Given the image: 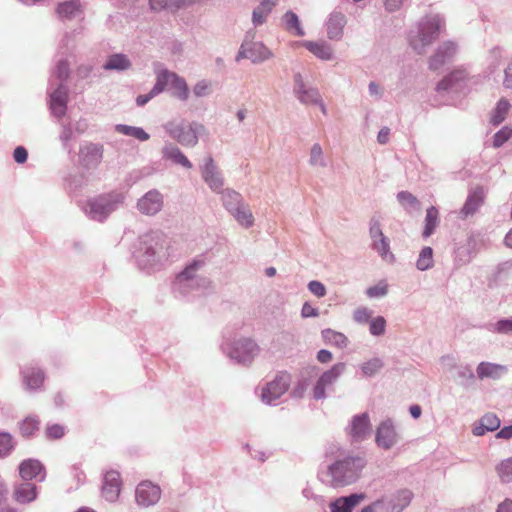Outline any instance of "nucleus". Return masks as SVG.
<instances>
[{
    "label": "nucleus",
    "instance_id": "1",
    "mask_svg": "<svg viewBox=\"0 0 512 512\" xmlns=\"http://www.w3.org/2000/svg\"><path fill=\"white\" fill-rule=\"evenodd\" d=\"M363 466V460L358 457H348L335 462L329 467L331 485L339 487L354 482L358 478Z\"/></svg>",
    "mask_w": 512,
    "mask_h": 512
},
{
    "label": "nucleus",
    "instance_id": "2",
    "mask_svg": "<svg viewBox=\"0 0 512 512\" xmlns=\"http://www.w3.org/2000/svg\"><path fill=\"white\" fill-rule=\"evenodd\" d=\"M167 86L171 87L175 97L183 101L188 99L189 89L186 81L174 72L162 70L157 73L154 93L163 92Z\"/></svg>",
    "mask_w": 512,
    "mask_h": 512
},
{
    "label": "nucleus",
    "instance_id": "3",
    "mask_svg": "<svg viewBox=\"0 0 512 512\" xmlns=\"http://www.w3.org/2000/svg\"><path fill=\"white\" fill-rule=\"evenodd\" d=\"M442 26L443 22L438 16L427 19L421 25L419 34L411 40L413 48L418 53H422L425 47L436 39Z\"/></svg>",
    "mask_w": 512,
    "mask_h": 512
},
{
    "label": "nucleus",
    "instance_id": "4",
    "mask_svg": "<svg viewBox=\"0 0 512 512\" xmlns=\"http://www.w3.org/2000/svg\"><path fill=\"white\" fill-rule=\"evenodd\" d=\"M166 129L170 136L183 146H195L198 142V134L204 131V126L197 123L180 125L170 122Z\"/></svg>",
    "mask_w": 512,
    "mask_h": 512
},
{
    "label": "nucleus",
    "instance_id": "5",
    "mask_svg": "<svg viewBox=\"0 0 512 512\" xmlns=\"http://www.w3.org/2000/svg\"><path fill=\"white\" fill-rule=\"evenodd\" d=\"M290 375L286 372H280L273 381L267 383L261 392L263 402L270 404L272 401L280 398L289 388Z\"/></svg>",
    "mask_w": 512,
    "mask_h": 512
},
{
    "label": "nucleus",
    "instance_id": "6",
    "mask_svg": "<svg viewBox=\"0 0 512 512\" xmlns=\"http://www.w3.org/2000/svg\"><path fill=\"white\" fill-rule=\"evenodd\" d=\"M103 146L95 143H87L80 148L79 163L87 170L98 167L103 158Z\"/></svg>",
    "mask_w": 512,
    "mask_h": 512
},
{
    "label": "nucleus",
    "instance_id": "7",
    "mask_svg": "<svg viewBox=\"0 0 512 512\" xmlns=\"http://www.w3.org/2000/svg\"><path fill=\"white\" fill-rule=\"evenodd\" d=\"M345 370L344 363H337L331 369L325 371L313 388V397L315 399H322L325 397V388L332 385Z\"/></svg>",
    "mask_w": 512,
    "mask_h": 512
},
{
    "label": "nucleus",
    "instance_id": "8",
    "mask_svg": "<svg viewBox=\"0 0 512 512\" xmlns=\"http://www.w3.org/2000/svg\"><path fill=\"white\" fill-rule=\"evenodd\" d=\"M161 498V489L150 481H142L136 488V501L148 507L156 504Z\"/></svg>",
    "mask_w": 512,
    "mask_h": 512
},
{
    "label": "nucleus",
    "instance_id": "9",
    "mask_svg": "<svg viewBox=\"0 0 512 512\" xmlns=\"http://www.w3.org/2000/svg\"><path fill=\"white\" fill-rule=\"evenodd\" d=\"M121 477L119 472L111 470L106 472L102 487L103 496L107 501H115L121 491Z\"/></svg>",
    "mask_w": 512,
    "mask_h": 512
},
{
    "label": "nucleus",
    "instance_id": "10",
    "mask_svg": "<svg viewBox=\"0 0 512 512\" xmlns=\"http://www.w3.org/2000/svg\"><path fill=\"white\" fill-rule=\"evenodd\" d=\"M467 80L468 73L464 69H455L437 84L436 90H458L464 86Z\"/></svg>",
    "mask_w": 512,
    "mask_h": 512
},
{
    "label": "nucleus",
    "instance_id": "11",
    "mask_svg": "<svg viewBox=\"0 0 512 512\" xmlns=\"http://www.w3.org/2000/svg\"><path fill=\"white\" fill-rule=\"evenodd\" d=\"M240 57L258 62L269 58L270 51L262 43H244L241 46L237 59Z\"/></svg>",
    "mask_w": 512,
    "mask_h": 512
},
{
    "label": "nucleus",
    "instance_id": "12",
    "mask_svg": "<svg viewBox=\"0 0 512 512\" xmlns=\"http://www.w3.org/2000/svg\"><path fill=\"white\" fill-rule=\"evenodd\" d=\"M456 53V46L452 42H446L438 48L431 57L429 67L431 70L440 69L445 63L453 58Z\"/></svg>",
    "mask_w": 512,
    "mask_h": 512
},
{
    "label": "nucleus",
    "instance_id": "13",
    "mask_svg": "<svg viewBox=\"0 0 512 512\" xmlns=\"http://www.w3.org/2000/svg\"><path fill=\"white\" fill-rule=\"evenodd\" d=\"M163 205L162 196L158 191H149L138 202V207L142 213L153 215L160 211Z\"/></svg>",
    "mask_w": 512,
    "mask_h": 512
},
{
    "label": "nucleus",
    "instance_id": "14",
    "mask_svg": "<svg viewBox=\"0 0 512 512\" xmlns=\"http://www.w3.org/2000/svg\"><path fill=\"white\" fill-rule=\"evenodd\" d=\"M397 441V434L390 421L380 424L376 433V443L384 449H390Z\"/></svg>",
    "mask_w": 512,
    "mask_h": 512
},
{
    "label": "nucleus",
    "instance_id": "15",
    "mask_svg": "<svg viewBox=\"0 0 512 512\" xmlns=\"http://www.w3.org/2000/svg\"><path fill=\"white\" fill-rule=\"evenodd\" d=\"M364 499L366 495L363 493L340 497L330 504L331 512H352L353 508Z\"/></svg>",
    "mask_w": 512,
    "mask_h": 512
},
{
    "label": "nucleus",
    "instance_id": "16",
    "mask_svg": "<svg viewBox=\"0 0 512 512\" xmlns=\"http://www.w3.org/2000/svg\"><path fill=\"white\" fill-rule=\"evenodd\" d=\"M346 24L344 14L340 12H333L330 14L327 21V35L331 40H338L343 35V28Z\"/></svg>",
    "mask_w": 512,
    "mask_h": 512
},
{
    "label": "nucleus",
    "instance_id": "17",
    "mask_svg": "<svg viewBox=\"0 0 512 512\" xmlns=\"http://www.w3.org/2000/svg\"><path fill=\"white\" fill-rule=\"evenodd\" d=\"M13 497L18 503H30L37 497V488L32 483H21L15 487Z\"/></svg>",
    "mask_w": 512,
    "mask_h": 512
},
{
    "label": "nucleus",
    "instance_id": "18",
    "mask_svg": "<svg viewBox=\"0 0 512 512\" xmlns=\"http://www.w3.org/2000/svg\"><path fill=\"white\" fill-rule=\"evenodd\" d=\"M370 431L367 414L355 416L352 420L350 435L355 440H362Z\"/></svg>",
    "mask_w": 512,
    "mask_h": 512
},
{
    "label": "nucleus",
    "instance_id": "19",
    "mask_svg": "<svg viewBox=\"0 0 512 512\" xmlns=\"http://www.w3.org/2000/svg\"><path fill=\"white\" fill-rule=\"evenodd\" d=\"M500 427V419L494 413H487L480 419V425L474 427L473 434L482 436L487 431H495Z\"/></svg>",
    "mask_w": 512,
    "mask_h": 512
},
{
    "label": "nucleus",
    "instance_id": "20",
    "mask_svg": "<svg viewBox=\"0 0 512 512\" xmlns=\"http://www.w3.org/2000/svg\"><path fill=\"white\" fill-rule=\"evenodd\" d=\"M43 470L42 464L38 460L27 459L21 462L19 466V474L23 480H32L38 476Z\"/></svg>",
    "mask_w": 512,
    "mask_h": 512
},
{
    "label": "nucleus",
    "instance_id": "21",
    "mask_svg": "<svg viewBox=\"0 0 512 512\" xmlns=\"http://www.w3.org/2000/svg\"><path fill=\"white\" fill-rule=\"evenodd\" d=\"M302 46L309 50L313 55L321 60H330L332 59V49L325 42H313V41H304L302 42Z\"/></svg>",
    "mask_w": 512,
    "mask_h": 512
},
{
    "label": "nucleus",
    "instance_id": "22",
    "mask_svg": "<svg viewBox=\"0 0 512 512\" xmlns=\"http://www.w3.org/2000/svg\"><path fill=\"white\" fill-rule=\"evenodd\" d=\"M505 372L506 368L504 366L489 362H481L477 367V375L480 379H497L500 378Z\"/></svg>",
    "mask_w": 512,
    "mask_h": 512
},
{
    "label": "nucleus",
    "instance_id": "23",
    "mask_svg": "<svg viewBox=\"0 0 512 512\" xmlns=\"http://www.w3.org/2000/svg\"><path fill=\"white\" fill-rule=\"evenodd\" d=\"M82 12V7L79 1L70 0L59 3L56 8V13L61 19H72Z\"/></svg>",
    "mask_w": 512,
    "mask_h": 512
},
{
    "label": "nucleus",
    "instance_id": "24",
    "mask_svg": "<svg viewBox=\"0 0 512 512\" xmlns=\"http://www.w3.org/2000/svg\"><path fill=\"white\" fill-rule=\"evenodd\" d=\"M257 352V344L250 339H246L235 348V353L237 354L235 357L238 358L240 362H246L250 361Z\"/></svg>",
    "mask_w": 512,
    "mask_h": 512
},
{
    "label": "nucleus",
    "instance_id": "25",
    "mask_svg": "<svg viewBox=\"0 0 512 512\" xmlns=\"http://www.w3.org/2000/svg\"><path fill=\"white\" fill-rule=\"evenodd\" d=\"M163 157L171 160L175 164L182 165L185 168L190 169L192 167V164L187 157L174 145H167L164 147Z\"/></svg>",
    "mask_w": 512,
    "mask_h": 512
},
{
    "label": "nucleus",
    "instance_id": "26",
    "mask_svg": "<svg viewBox=\"0 0 512 512\" xmlns=\"http://www.w3.org/2000/svg\"><path fill=\"white\" fill-rule=\"evenodd\" d=\"M90 215L93 219L101 221L103 220L112 210V204L104 201V199H97L89 204Z\"/></svg>",
    "mask_w": 512,
    "mask_h": 512
},
{
    "label": "nucleus",
    "instance_id": "27",
    "mask_svg": "<svg viewBox=\"0 0 512 512\" xmlns=\"http://www.w3.org/2000/svg\"><path fill=\"white\" fill-rule=\"evenodd\" d=\"M439 225V211L436 207L431 206L426 211L425 226L423 230V237H430Z\"/></svg>",
    "mask_w": 512,
    "mask_h": 512
},
{
    "label": "nucleus",
    "instance_id": "28",
    "mask_svg": "<svg viewBox=\"0 0 512 512\" xmlns=\"http://www.w3.org/2000/svg\"><path fill=\"white\" fill-rule=\"evenodd\" d=\"M66 101L67 93L62 87H59L51 94V109L57 116L64 114Z\"/></svg>",
    "mask_w": 512,
    "mask_h": 512
},
{
    "label": "nucleus",
    "instance_id": "29",
    "mask_svg": "<svg viewBox=\"0 0 512 512\" xmlns=\"http://www.w3.org/2000/svg\"><path fill=\"white\" fill-rule=\"evenodd\" d=\"M197 0H171L168 3L166 0H149L150 6L152 10L159 11L163 8H175L180 9L184 7H188L194 4Z\"/></svg>",
    "mask_w": 512,
    "mask_h": 512
},
{
    "label": "nucleus",
    "instance_id": "30",
    "mask_svg": "<svg viewBox=\"0 0 512 512\" xmlns=\"http://www.w3.org/2000/svg\"><path fill=\"white\" fill-rule=\"evenodd\" d=\"M44 374L41 370L30 369L24 372V382L29 389H38L44 383Z\"/></svg>",
    "mask_w": 512,
    "mask_h": 512
},
{
    "label": "nucleus",
    "instance_id": "31",
    "mask_svg": "<svg viewBox=\"0 0 512 512\" xmlns=\"http://www.w3.org/2000/svg\"><path fill=\"white\" fill-rule=\"evenodd\" d=\"M322 337L326 343L340 348L346 347L348 343V339L343 333L337 332L332 329L323 330Z\"/></svg>",
    "mask_w": 512,
    "mask_h": 512
},
{
    "label": "nucleus",
    "instance_id": "32",
    "mask_svg": "<svg viewBox=\"0 0 512 512\" xmlns=\"http://www.w3.org/2000/svg\"><path fill=\"white\" fill-rule=\"evenodd\" d=\"M283 21H284L285 29L288 32H290L296 36L304 35V30L300 26L298 16L295 13H293L291 11L287 12L283 17Z\"/></svg>",
    "mask_w": 512,
    "mask_h": 512
},
{
    "label": "nucleus",
    "instance_id": "33",
    "mask_svg": "<svg viewBox=\"0 0 512 512\" xmlns=\"http://www.w3.org/2000/svg\"><path fill=\"white\" fill-rule=\"evenodd\" d=\"M131 66L127 56L123 54H114L110 56L104 65L106 70H125Z\"/></svg>",
    "mask_w": 512,
    "mask_h": 512
},
{
    "label": "nucleus",
    "instance_id": "34",
    "mask_svg": "<svg viewBox=\"0 0 512 512\" xmlns=\"http://www.w3.org/2000/svg\"><path fill=\"white\" fill-rule=\"evenodd\" d=\"M232 214L242 226L250 227L254 222L252 212L247 205L237 206Z\"/></svg>",
    "mask_w": 512,
    "mask_h": 512
},
{
    "label": "nucleus",
    "instance_id": "35",
    "mask_svg": "<svg viewBox=\"0 0 512 512\" xmlns=\"http://www.w3.org/2000/svg\"><path fill=\"white\" fill-rule=\"evenodd\" d=\"M222 198L226 208L232 213L237 206H241V195L233 190H225L222 192Z\"/></svg>",
    "mask_w": 512,
    "mask_h": 512
},
{
    "label": "nucleus",
    "instance_id": "36",
    "mask_svg": "<svg viewBox=\"0 0 512 512\" xmlns=\"http://www.w3.org/2000/svg\"><path fill=\"white\" fill-rule=\"evenodd\" d=\"M417 268L419 270H427L433 266V250L431 247H424L419 254L417 260Z\"/></svg>",
    "mask_w": 512,
    "mask_h": 512
},
{
    "label": "nucleus",
    "instance_id": "37",
    "mask_svg": "<svg viewBox=\"0 0 512 512\" xmlns=\"http://www.w3.org/2000/svg\"><path fill=\"white\" fill-rule=\"evenodd\" d=\"M482 201H483L482 193L474 192L473 194H471L468 197V199L462 209V212L465 215L473 214L478 209V207L481 205Z\"/></svg>",
    "mask_w": 512,
    "mask_h": 512
},
{
    "label": "nucleus",
    "instance_id": "38",
    "mask_svg": "<svg viewBox=\"0 0 512 512\" xmlns=\"http://www.w3.org/2000/svg\"><path fill=\"white\" fill-rule=\"evenodd\" d=\"M40 421L36 417H27L20 424V432L24 437L31 436L39 429Z\"/></svg>",
    "mask_w": 512,
    "mask_h": 512
},
{
    "label": "nucleus",
    "instance_id": "39",
    "mask_svg": "<svg viewBox=\"0 0 512 512\" xmlns=\"http://www.w3.org/2000/svg\"><path fill=\"white\" fill-rule=\"evenodd\" d=\"M117 129L119 132L134 137L140 141H146L149 139V134L146 133L142 128L120 125Z\"/></svg>",
    "mask_w": 512,
    "mask_h": 512
},
{
    "label": "nucleus",
    "instance_id": "40",
    "mask_svg": "<svg viewBox=\"0 0 512 512\" xmlns=\"http://www.w3.org/2000/svg\"><path fill=\"white\" fill-rule=\"evenodd\" d=\"M412 499V492L409 490H401L396 496L397 503L393 504L392 510L394 512H400L406 506L409 505Z\"/></svg>",
    "mask_w": 512,
    "mask_h": 512
},
{
    "label": "nucleus",
    "instance_id": "41",
    "mask_svg": "<svg viewBox=\"0 0 512 512\" xmlns=\"http://www.w3.org/2000/svg\"><path fill=\"white\" fill-rule=\"evenodd\" d=\"M510 108V104L507 100H500L497 104V107L495 109V113L492 117V123L494 125L500 124L504 119L505 116Z\"/></svg>",
    "mask_w": 512,
    "mask_h": 512
},
{
    "label": "nucleus",
    "instance_id": "42",
    "mask_svg": "<svg viewBox=\"0 0 512 512\" xmlns=\"http://www.w3.org/2000/svg\"><path fill=\"white\" fill-rule=\"evenodd\" d=\"M497 472L503 482L512 481V458L502 461L497 467Z\"/></svg>",
    "mask_w": 512,
    "mask_h": 512
},
{
    "label": "nucleus",
    "instance_id": "43",
    "mask_svg": "<svg viewBox=\"0 0 512 512\" xmlns=\"http://www.w3.org/2000/svg\"><path fill=\"white\" fill-rule=\"evenodd\" d=\"M397 199L400 202V204L405 208L411 207L414 209H419L420 204L418 199L408 191L399 192L397 195Z\"/></svg>",
    "mask_w": 512,
    "mask_h": 512
},
{
    "label": "nucleus",
    "instance_id": "44",
    "mask_svg": "<svg viewBox=\"0 0 512 512\" xmlns=\"http://www.w3.org/2000/svg\"><path fill=\"white\" fill-rule=\"evenodd\" d=\"M299 99L306 104H316L320 101V95L315 89H303L299 91Z\"/></svg>",
    "mask_w": 512,
    "mask_h": 512
},
{
    "label": "nucleus",
    "instance_id": "45",
    "mask_svg": "<svg viewBox=\"0 0 512 512\" xmlns=\"http://www.w3.org/2000/svg\"><path fill=\"white\" fill-rule=\"evenodd\" d=\"M203 178L205 182L210 186V188L214 191L219 192L223 186V180L218 172L211 174V170H208L205 176H203Z\"/></svg>",
    "mask_w": 512,
    "mask_h": 512
},
{
    "label": "nucleus",
    "instance_id": "46",
    "mask_svg": "<svg viewBox=\"0 0 512 512\" xmlns=\"http://www.w3.org/2000/svg\"><path fill=\"white\" fill-rule=\"evenodd\" d=\"M512 137V128L503 127L494 135L493 146L498 148Z\"/></svg>",
    "mask_w": 512,
    "mask_h": 512
},
{
    "label": "nucleus",
    "instance_id": "47",
    "mask_svg": "<svg viewBox=\"0 0 512 512\" xmlns=\"http://www.w3.org/2000/svg\"><path fill=\"white\" fill-rule=\"evenodd\" d=\"M383 367V363L380 359L374 358L362 365V371L367 376H372Z\"/></svg>",
    "mask_w": 512,
    "mask_h": 512
},
{
    "label": "nucleus",
    "instance_id": "48",
    "mask_svg": "<svg viewBox=\"0 0 512 512\" xmlns=\"http://www.w3.org/2000/svg\"><path fill=\"white\" fill-rule=\"evenodd\" d=\"M386 320L382 316L374 318L370 322L369 331L374 336H380L385 332Z\"/></svg>",
    "mask_w": 512,
    "mask_h": 512
},
{
    "label": "nucleus",
    "instance_id": "49",
    "mask_svg": "<svg viewBox=\"0 0 512 512\" xmlns=\"http://www.w3.org/2000/svg\"><path fill=\"white\" fill-rule=\"evenodd\" d=\"M65 427L60 424H52L46 427L45 435L50 440H57L64 436Z\"/></svg>",
    "mask_w": 512,
    "mask_h": 512
},
{
    "label": "nucleus",
    "instance_id": "50",
    "mask_svg": "<svg viewBox=\"0 0 512 512\" xmlns=\"http://www.w3.org/2000/svg\"><path fill=\"white\" fill-rule=\"evenodd\" d=\"M373 246L382 257L387 256L389 253V242L385 236H381L378 239H375L373 241Z\"/></svg>",
    "mask_w": 512,
    "mask_h": 512
},
{
    "label": "nucleus",
    "instance_id": "51",
    "mask_svg": "<svg viewBox=\"0 0 512 512\" xmlns=\"http://www.w3.org/2000/svg\"><path fill=\"white\" fill-rule=\"evenodd\" d=\"M12 446L11 435L8 433H0V456L8 454Z\"/></svg>",
    "mask_w": 512,
    "mask_h": 512
},
{
    "label": "nucleus",
    "instance_id": "52",
    "mask_svg": "<svg viewBox=\"0 0 512 512\" xmlns=\"http://www.w3.org/2000/svg\"><path fill=\"white\" fill-rule=\"evenodd\" d=\"M372 316V312L365 307H360L355 310L353 318L358 323H367Z\"/></svg>",
    "mask_w": 512,
    "mask_h": 512
},
{
    "label": "nucleus",
    "instance_id": "53",
    "mask_svg": "<svg viewBox=\"0 0 512 512\" xmlns=\"http://www.w3.org/2000/svg\"><path fill=\"white\" fill-rule=\"evenodd\" d=\"M387 290V285L383 282H380L375 286L369 287L367 289V295L370 298L381 297L387 294Z\"/></svg>",
    "mask_w": 512,
    "mask_h": 512
},
{
    "label": "nucleus",
    "instance_id": "54",
    "mask_svg": "<svg viewBox=\"0 0 512 512\" xmlns=\"http://www.w3.org/2000/svg\"><path fill=\"white\" fill-rule=\"evenodd\" d=\"M323 151L319 144H314L311 148V159L310 162L313 165H323Z\"/></svg>",
    "mask_w": 512,
    "mask_h": 512
},
{
    "label": "nucleus",
    "instance_id": "55",
    "mask_svg": "<svg viewBox=\"0 0 512 512\" xmlns=\"http://www.w3.org/2000/svg\"><path fill=\"white\" fill-rule=\"evenodd\" d=\"M201 264L202 262L200 261H194L178 275V278L185 280L192 278L193 273L201 266Z\"/></svg>",
    "mask_w": 512,
    "mask_h": 512
},
{
    "label": "nucleus",
    "instance_id": "56",
    "mask_svg": "<svg viewBox=\"0 0 512 512\" xmlns=\"http://www.w3.org/2000/svg\"><path fill=\"white\" fill-rule=\"evenodd\" d=\"M210 83L203 80V81H200L198 82L194 88H193V92L194 94L197 96V97H202V96H205L209 93L210 91Z\"/></svg>",
    "mask_w": 512,
    "mask_h": 512
},
{
    "label": "nucleus",
    "instance_id": "57",
    "mask_svg": "<svg viewBox=\"0 0 512 512\" xmlns=\"http://www.w3.org/2000/svg\"><path fill=\"white\" fill-rule=\"evenodd\" d=\"M308 288L317 297H323L326 294L325 286L319 281H311Z\"/></svg>",
    "mask_w": 512,
    "mask_h": 512
},
{
    "label": "nucleus",
    "instance_id": "58",
    "mask_svg": "<svg viewBox=\"0 0 512 512\" xmlns=\"http://www.w3.org/2000/svg\"><path fill=\"white\" fill-rule=\"evenodd\" d=\"M8 494V490L5 485L0 484V512H17L16 509L10 506H2V502L6 500Z\"/></svg>",
    "mask_w": 512,
    "mask_h": 512
},
{
    "label": "nucleus",
    "instance_id": "59",
    "mask_svg": "<svg viewBox=\"0 0 512 512\" xmlns=\"http://www.w3.org/2000/svg\"><path fill=\"white\" fill-rule=\"evenodd\" d=\"M269 13L266 12L264 9H261V7H257L254 11H253V23L255 25H261L265 22L266 20V17Z\"/></svg>",
    "mask_w": 512,
    "mask_h": 512
},
{
    "label": "nucleus",
    "instance_id": "60",
    "mask_svg": "<svg viewBox=\"0 0 512 512\" xmlns=\"http://www.w3.org/2000/svg\"><path fill=\"white\" fill-rule=\"evenodd\" d=\"M13 156L17 163H24L27 160L28 153L24 147L18 146L14 150Z\"/></svg>",
    "mask_w": 512,
    "mask_h": 512
},
{
    "label": "nucleus",
    "instance_id": "61",
    "mask_svg": "<svg viewBox=\"0 0 512 512\" xmlns=\"http://www.w3.org/2000/svg\"><path fill=\"white\" fill-rule=\"evenodd\" d=\"M496 329L501 333L512 332V319L498 321L496 324Z\"/></svg>",
    "mask_w": 512,
    "mask_h": 512
},
{
    "label": "nucleus",
    "instance_id": "62",
    "mask_svg": "<svg viewBox=\"0 0 512 512\" xmlns=\"http://www.w3.org/2000/svg\"><path fill=\"white\" fill-rule=\"evenodd\" d=\"M301 314L303 317H313L318 315L316 308L311 306L309 303H305L302 307Z\"/></svg>",
    "mask_w": 512,
    "mask_h": 512
},
{
    "label": "nucleus",
    "instance_id": "63",
    "mask_svg": "<svg viewBox=\"0 0 512 512\" xmlns=\"http://www.w3.org/2000/svg\"><path fill=\"white\" fill-rule=\"evenodd\" d=\"M503 85L506 88H512V62L508 65L505 70V78L503 80Z\"/></svg>",
    "mask_w": 512,
    "mask_h": 512
},
{
    "label": "nucleus",
    "instance_id": "64",
    "mask_svg": "<svg viewBox=\"0 0 512 512\" xmlns=\"http://www.w3.org/2000/svg\"><path fill=\"white\" fill-rule=\"evenodd\" d=\"M496 512H512V500L506 499L499 504Z\"/></svg>",
    "mask_w": 512,
    "mask_h": 512
}]
</instances>
